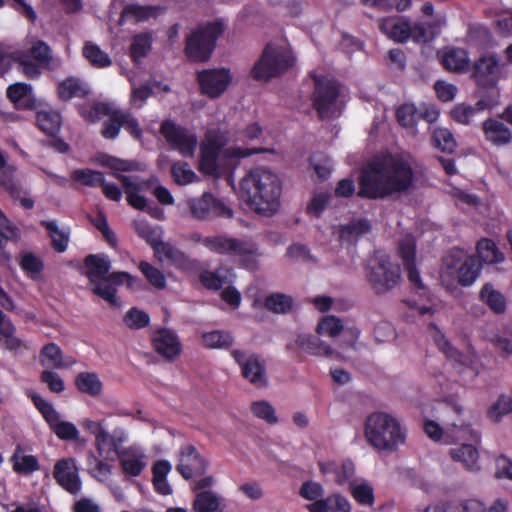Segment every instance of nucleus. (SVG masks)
<instances>
[{
  "instance_id": "f257e3e1",
  "label": "nucleus",
  "mask_w": 512,
  "mask_h": 512,
  "mask_svg": "<svg viewBox=\"0 0 512 512\" xmlns=\"http://www.w3.org/2000/svg\"><path fill=\"white\" fill-rule=\"evenodd\" d=\"M413 183L411 160L405 155H385L372 161L361 178L360 194L369 198H382L403 193Z\"/></svg>"
},
{
  "instance_id": "f03ea898",
  "label": "nucleus",
  "mask_w": 512,
  "mask_h": 512,
  "mask_svg": "<svg viewBox=\"0 0 512 512\" xmlns=\"http://www.w3.org/2000/svg\"><path fill=\"white\" fill-rule=\"evenodd\" d=\"M239 193L252 211L271 216L280 208L282 181L273 170L256 167L241 179Z\"/></svg>"
},
{
  "instance_id": "7ed1b4c3",
  "label": "nucleus",
  "mask_w": 512,
  "mask_h": 512,
  "mask_svg": "<svg viewBox=\"0 0 512 512\" xmlns=\"http://www.w3.org/2000/svg\"><path fill=\"white\" fill-rule=\"evenodd\" d=\"M227 133L221 130H209L201 143L199 168L206 174H216L219 169L235 167L241 159L258 153H274L272 148H248L227 144Z\"/></svg>"
},
{
  "instance_id": "20e7f679",
  "label": "nucleus",
  "mask_w": 512,
  "mask_h": 512,
  "mask_svg": "<svg viewBox=\"0 0 512 512\" xmlns=\"http://www.w3.org/2000/svg\"><path fill=\"white\" fill-rule=\"evenodd\" d=\"M364 436L378 451H395L406 440V430L394 415L374 412L365 421Z\"/></svg>"
},
{
  "instance_id": "39448f33",
  "label": "nucleus",
  "mask_w": 512,
  "mask_h": 512,
  "mask_svg": "<svg viewBox=\"0 0 512 512\" xmlns=\"http://www.w3.org/2000/svg\"><path fill=\"white\" fill-rule=\"evenodd\" d=\"M480 274V265L476 259L462 250L455 249L444 259L440 279L447 289H454L457 284L469 286Z\"/></svg>"
},
{
  "instance_id": "423d86ee",
  "label": "nucleus",
  "mask_w": 512,
  "mask_h": 512,
  "mask_svg": "<svg viewBox=\"0 0 512 512\" xmlns=\"http://www.w3.org/2000/svg\"><path fill=\"white\" fill-rule=\"evenodd\" d=\"M203 245L211 252L237 258L249 270L257 267L258 260L262 256L260 249L253 242L225 235L205 237Z\"/></svg>"
},
{
  "instance_id": "0eeeda50",
  "label": "nucleus",
  "mask_w": 512,
  "mask_h": 512,
  "mask_svg": "<svg viewBox=\"0 0 512 512\" xmlns=\"http://www.w3.org/2000/svg\"><path fill=\"white\" fill-rule=\"evenodd\" d=\"M459 415L460 410L458 408L445 406L440 410L438 416V419L443 423L444 428L433 420L426 421L424 424V431L426 435L433 441L446 445L466 440L467 435L472 434V430L467 425L459 424L458 419L451 417L455 416L459 418Z\"/></svg>"
},
{
  "instance_id": "6e6552de",
  "label": "nucleus",
  "mask_w": 512,
  "mask_h": 512,
  "mask_svg": "<svg viewBox=\"0 0 512 512\" xmlns=\"http://www.w3.org/2000/svg\"><path fill=\"white\" fill-rule=\"evenodd\" d=\"M367 280L377 295L394 289L401 280L400 268L384 252H376L367 265Z\"/></svg>"
},
{
  "instance_id": "1a4fd4ad",
  "label": "nucleus",
  "mask_w": 512,
  "mask_h": 512,
  "mask_svg": "<svg viewBox=\"0 0 512 512\" xmlns=\"http://www.w3.org/2000/svg\"><path fill=\"white\" fill-rule=\"evenodd\" d=\"M293 64V56L286 45L268 44L254 64L252 76L258 81H269L287 71Z\"/></svg>"
},
{
  "instance_id": "9d476101",
  "label": "nucleus",
  "mask_w": 512,
  "mask_h": 512,
  "mask_svg": "<svg viewBox=\"0 0 512 512\" xmlns=\"http://www.w3.org/2000/svg\"><path fill=\"white\" fill-rule=\"evenodd\" d=\"M81 426L94 437V447L100 457L106 460L114 459L123 448L122 445L128 441V433L123 428H115L110 433L103 421H96L85 418Z\"/></svg>"
},
{
  "instance_id": "9b49d317",
  "label": "nucleus",
  "mask_w": 512,
  "mask_h": 512,
  "mask_svg": "<svg viewBox=\"0 0 512 512\" xmlns=\"http://www.w3.org/2000/svg\"><path fill=\"white\" fill-rule=\"evenodd\" d=\"M225 30L222 20H215L198 27L186 38L185 54L195 62H205L210 58L215 42Z\"/></svg>"
},
{
  "instance_id": "f8f14e48",
  "label": "nucleus",
  "mask_w": 512,
  "mask_h": 512,
  "mask_svg": "<svg viewBox=\"0 0 512 512\" xmlns=\"http://www.w3.org/2000/svg\"><path fill=\"white\" fill-rule=\"evenodd\" d=\"M231 356L241 367L242 375L256 387H263L267 384L265 367L259 357L243 349H234Z\"/></svg>"
},
{
  "instance_id": "ddd939ff",
  "label": "nucleus",
  "mask_w": 512,
  "mask_h": 512,
  "mask_svg": "<svg viewBox=\"0 0 512 512\" xmlns=\"http://www.w3.org/2000/svg\"><path fill=\"white\" fill-rule=\"evenodd\" d=\"M161 134L170 146L182 156H193L198 140L195 134L176 126L171 121H164L161 125Z\"/></svg>"
},
{
  "instance_id": "4468645a",
  "label": "nucleus",
  "mask_w": 512,
  "mask_h": 512,
  "mask_svg": "<svg viewBox=\"0 0 512 512\" xmlns=\"http://www.w3.org/2000/svg\"><path fill=\"white\" fill-rule=\"evenodd\" d=\"M338 86L331 80H315L314 106L321 118H329L338 112Z\"/></svg>"
},
{
  "instance_id": "2eb2a0df",
  "label": "nucleus",
  "mask_w": 512,
  "mask_h": 512,
  "mask_svg": "<svg viewBox=\"0 0 512 512\" xmlns=\"http://www.w3.org/2000/svg\"><path fill=\"white\" fill-rule=\"evenodd\" d=\"M197 80L204 94L219 97L232 82V74L226 68L204 69L197 73Z\"/></svg>"
},
{
  "instance_id": "dca6fc26",
  "label": "nucleus",
  "mask_w": 512,
  "mask_h": 512,
  "mask_svg": "<svg viewBox=\"0 0 512 512\" xmlns=\"http://www.w3.org/2000/svg\"><path fill=\"white\" fill-rule=\"evenodd\" d=\"M53 477L68 493L76 495L81 491L82 482L74 458L59 459L54 465Z\"/></svg>"
},
{
  "instance_id": "f3484780",
  "label": "nucleus",
  "mask_w": 512,
  "mask_h": 512,
  "mask_svg": "<svg viewBox=\"0 0 512 512\" xmlns=\"http://www.w3.org/2000/svg\"><path fill=\"white\" fill-rule=\"evenodd\" d=\"M122 472L130 477L139 476L148 466L149 457L139 444L124 447L117 455Z\"/></svg>"
},
{
  "instance_id": "a211bd4d",
  "label": "nucleus",
  "mask_w": 512,
  "mask_h": 512,
  "mask_svg": "<svg viewBox=\"0 0 512 512\" xmlns=\"http://www.w3.org/2000/svg\"><path fill=\"white\" fill-rule=\"evenodd\" d=\"M208 461L192 445L181 447L177 471L185 479H191L193 476L202 475L208 468Z\"/></svg>"
},
{
  "instance_id": "6ab92c4d",
  "label": "nucleus",
  "mask_w": 512,
  "mask_h": 512,
  "mask_svg": "<svg viewBox=\"0 0 512 512\" xmlns=\"http://www.w3.org/2000/svg\"><path fill=\"white\" fill-rule=\"evenodd\" d=\"M187 204L192 215L197 219H208L215 216H231V211L224 203L207 192L200 197L189 199Z\"/></svg>"
},
{
  "instance_id": "aec40b11",
  "label": "nucleus",
  "mask_w": 512,
  "mask_h": 512,
  "mask_svg": "<svg viewBox=\"0 0 512 512\" xmlns=\"http://www.w3.org/2000/svg\"><path fill=\"white\" fill-rule=\"evenodd\" d=\"M318 467L323 476L330 478L340 486L349 485L356 478L355 465L349 459L319 461Z\"/></svg>"
},
{
  "instance_id": "412c9836",
  "label": "nucleus",
  "mask_w": 512,
  "mask_h": 512,
  "mask_svg": "<svg viewBox=\"0 0 512 512\" xmlns=\"http://www.w3.org/2000/svg\"><path fill=\"white\" fill-rule=\"evenodd\" d=\"M502 64L494 54L483 55L475 64L473 78L482 86L494 85L501 76Z\"/></svg>"
},
{
  "instance_id": "4be33fe9",
  "label": "nucleus",
  "mask_w": 512,
  "mask_h": 512,
  "mask_svg": "<svg viewBox=\"0 0 512 512\" xmlns=\"http://www.w3.org/2000/svg\"><path fill=\"white\" fill-rule=\"evenodd\" d=\"M398 254L408 271V277L411 283L416 287L422 288V281L419 272L415 268L416 245L415 239L411 234H405L398 242Z\"/></svg>"
},
{
  "instance_id": "5701e85b",
  "label": "nucleus",
  "mask_w": 512,
  "mask_h": 512,
  "mask_svg": "<svg viewBox=\"0 0 512 512\" xmlns=\"http://www.w3.org/2000/svg\"><path fill=\"white\" fill-rule=\"evenodd\" d=\"M153 347L162 357L173 360L181 353V343L177 335L168 329H161L154 333Z\"/></svg>"
},
{
  "instance_id": "b1692460",
  "label": "nucleus",
  "mask_w": 512,
  "mask_h": 512,
  "mask_svg": "<svg viewBox=\"0 0 512 512\" xmlns=\"http://www.w3.org/2000/svg\"><path fill=\"white\" fill-rule=\"evenodd\" d=\"M380 31L395 42L409 40L410 21L404 17L391 16L378 20Z\"/></svg>"
},
{
  "instance_id": "393cba45",
  "label": "nucleus",
  "mask_w": 512,
  "mask_h": 512,
  "mask_svg": "<svg viewBox=\"0 0 512 512\" xmlns=\"http://www.w3.org/2000/svg\"><path fill=\"white\" fill-rule=\"evenodd\" d=\"M430 328L434 341L438 345L439 349L446 355L447 358H450L465 367H470L474 364L475 353L473 351H468L465 354L457 351L454 347H452L449 341L445 338L441 331L438 330L436 326L431 325Z\"/></svg>"
},
{
  "instance_id": "a878e982",
  "label": "nucleus",
  "mask_w": 512,
  "mask_h": 512,
  "mask_svg": "<svg viewBox=\"0 0 512 512\" xmlns=\"http://www.w3.org/2000/svg\"><path fill=\"white\" fill-rule=\"evenodd\" d=\"M443 67L451 72H464L468 69L470 58L466 50L457 47H446L439 52Z\"/></svg>"
},
{
  "instance_id": "bb28decb",
  "label": "nucleus",
  "mask_w": 512,
  "mask_h": 512,
  "mask_svg": "<svg viewBox=\"0 0 512 512\" xmlns=\"http://www.w3.org/2000/svg\"><path fill=\"white\" fill-rule=\"evenodd\" d=\"M295 345L301 351L314 356H326L329 358L334 356H341L340 353H336L331 347L323 343L319 338L310 334H298L295 339Z\"/></svg>"
},
{
  "instance_id": "cd10ccee",
  "label": "nucleus",
  "mask_w": 512,
  "mask_h": 512,
  "mask_svg": "<svg viewBox=\"0 0 512 512\" xmlns=\"http://www.w3.org/2000/svg\"><path fill=\"white\" fill-rule=\"evenodd\" d=\"M444 21L436 19L427 22H410L409 39L415 43H428L432 41L441 31Z\"/></svg>"
},
{
  "instance_id": "c85d7f7f",
  "label": "nucleus",
  "mask_w": 512,
  "mask_h": 512,
  "mask_svg": "<svg viewBox=\"0 0 512 512\" xmlns=\"http://www.w3.org/2000/svg\"><path fill=\"white\" fill-rule=\"evenodd\" d=\"M117 178L122 183L128 203L139 210L146 207V199L141 195L144 182L136 177L116 174Z\"/></svg>"
},
{
  "instance_id": "c756f323",
  "label": "nucleus",
  "mask_w": 512,
  "mask_h": 512,
  "mask_svg": "<svg viewBox=\"0 0 512 512\" xmlns=\"http://www.w3.org/2000/svg\"><path fill=\"white\" fill-rule=\"evenodd\" d=\"M453 461L460 463L466 470H479V452L472 444L463 443L449 450Z\"/></svg>"
},
{
  "instance_id": "7c9ffc66",
  "label": "nucleus",
  "mask_w": 512,
  "mask_h": 512,
  "mask_svg": "<svg viewBox=\"0 0 512 512\" xmlns=\"http://www.w3.org/2000/svg\"><path fill=\"white\" fill-rule=\"evenodd\" d=\"M40 362L48 368L63 369L75 364L76 360L72 357L64 359L61 348L55 343H49L42 348Z\"/></svg>"
},
{
  "instance_id": "2f4dec72",
  "label": "nucleus",
  "mask_w": 512,
  "mask_h": 512,
  "mask_svg": "<svg viewBox=\"0 0 512 512\" xmlns=\"http://www.w3.org/2000/svg\"><path fill=\"white\" fill-rule=\"evenodd\" d=\"M309 512H350L348 499L340 494H333L326 498L323 496L317 502L306 506Z\"/></svg>"
},
{
  "instance_id": "473e14b6",
  "label": "nucleus",
  "mask_w": 512,
  "mask_h": 512,
  "mask_svg": "<svg viewBox=\"0 0 512 512\" xmlns=\"http://www.w3.org/2000/svg\"><path fill=\"white\" fill-rule=\"evenodd\" d=\"M483 131L486 140L495 146H503L511 142V131L496 119H487L483 123Z\"/></svg>"
},
{
  "instance_id": "72a5a7b5",
  "label": "nucleus",
  "mask_w": 512,
  "mask_h": 512,
  "mask_svg": "<svg viewBox=\"0 0 512 512\" xmlns=\"http://www.w3.org/2000/svg\"><path fill=\"white\" fill-rule=\"evenodd\" d=\"M371 231V222L364 218H358L340 226L339 236L342 241L353 243L368 235Z\"/></svg>"
},
{
  "instance_id": "f704fd0d",
  "label": "nucleus",
  "mask_w": 512,
  "mask_h": 512,
  "mask_svg": "<svg viewBox=\"0 0 512 512\" xmlns=\"http://www.w3.org/2000/svg\"><path fill=\"white\" fill-rule=\"evenodd\" d=\"M88 277L92 283L104 280L111 268V261L104 254L89 255L85 260Z\"/></svg>"
},
{
  "instance_id": "c9c22d12",
  "label": "nucleus",
  "mask_w": 512,
  "mask_h": 512,
  "mask_svg": "<svg viewBox=\"0 0 512 512\" xmlns=\"http://www.w3.org/2000/svg\"><path fill=\"white\" fill-rule=\"evenodd\" d=\"M221 506V496L212 490L196 493L193 501V510L195 512H220Z\"/></svg>"
},
{
  "instance_id": "e433bc0d",
  "label": "nucleus",
  "mask_w": 512,
  "mask_h": 512,
  "mask_svg": "<svg viewBox=\"0 0 512 512\" xmlns=\"http://www.w3.org/2000/svg\"><path fill=\"white\" fill-rule=\"evenodd\" d=\"M89 91L87 83L74 77H69L58 85V95L65 101L74 97H85Z\"/></svg>"
},
{
  "instance_id": "4c0bfd02",
  "label": "nucleus",
  "mask_w": 512,
  "mask_h": 512,
  "mask_svg": "<svg viewBox=\"0 0 512 512\" xmlns=\"http://www.w3.org/2000/svg\"><path fill=\"white\" fill-rule=\"evenodd\" d=\"M154 253L157 259L162 263L174 265L180 268L187 264L185 254L169 243L163 242L162 244H158L155 246Z\"/></svg>"
},
{
  "instance_id": "58836bf2",
  "label": "nucleus",
  "mask_w": 512,
  "mask_h": 512,
  "mask_svg": "<svg viewBox=\"0 0 512 512\" xmlns=\"http://www.w3.org/2000/svg\"><path fill=\"white\" fill-rule=\"evenodd\" d=\"M41 225L48 230L54 250L59 253L65 252L69 243L70 231L60 228L57 222L52 220H44Z\"/></svg>"
},
{
  "instance_id": "ea45409f",
  "label": "nucleus",
  "mask_w": 512,
  "mask_h": 512,
  "mask_svg": "<svg viewBox=\"0 0 512 512\" xmlns=\"http://www.w3.org/2000/svg\"><path fill=\"white\" fill-rule=\"evenodd\" d=\"M202 345L208 349H227L234 342L233 335L225 330H212L201 335Z\"/></svg>"
},
{
  "instance_id": "a19ab883",
  "label": "nucleus",
  "mask_w": 512,
  "mask_h": 512,
  "mask_svg": "<svg viewBox=\"0 0 512 512\" xmlns=\"http://www.w3.org/2000/svg\"><path fill=\"white\" fill-rule=\"evenodd\" d=\"M163 13L159 6H141L137 4L128 5L122 13V18L134 20L135 23L155 18Z\"/></svg>"
},
{
  "instance_id": "79ce46f5",
  "label": "nucleus",
  "mask_w": 512,
  "mask_h": 512,
  "mask_svg": "<svg viewBox=\"0 0 512 512\" xmlns=\"http://www.w3.org/2000/svg\"><path fill=\"white\" fill-rule=\"evenodd\" d=\"M476 252L479 259L486 264H497L504 260L503 253L492 240L487 238L478 241Z\"/></svg>"
},
{
  "instance_id": "37998d69",
  "label": "nucleus",
  "mask_w": 512,
  "mask_h": 512,
  "mask_svg": "<svg viewBox=\"0 0 512 512\" xmlns=\"http://www.w3.org/2000/svg\"><path fill=\"white\" fill-rule=\"evenodd\" d=\"M349 488L353 498L361 505L371 506L374 503V491L367 480L355 478Z\"/></svg>"
},
{
  "instance_id": "c03bdc74",
  "label": "nucleus",
  "mask_w": 512,
  "mask_h": 512,
  "mask_svg": "<svg viewBox=\"0 0 512 512\" xmlns=\"http://www.w3.org/2000/svg\"><path fill=\"white\" fill-rule=\"evenodd\" d=\"M75 384L79 391L92 397L99 396L102 391V382L93 372H82L77 375Z\"/></svg>"
},
{
  "instance_id": "a18cd8bd",
  "label": "nucleus",
  "mask_w": 512,
  "mask_h": 512,
  "mask_svg": "<svg viewBox=\"0 0 512 512\" xmlns=\"http://www.w3.org/2000/svg\"><path fill=\"white\" fill-rule=\"evenodd\" d=\"M484 110L483 101H478L475 105H466L464 103L456 105L451 110L452 118L464 125L471 124L475 117Z\"/></svg>"
},
{
  "instance_id": "49530a36",
  "label": "nucleus",
  "mask_w": 512,
  "mask_h": 512,
  "mask_svg": "<svg viewBox=\"0 0 512 512\" xmlns=\"http://www.w3.org/2000/svg\"><path fill=\"white\" fill-rule=\"evenodd\" d=\"M61 116L53 110H40L37 113L39 128L48 135H55L61 128Z\"/></svg>"
},
{
  "instance_id": "de8ad7c7",
  "label": "nucleus",
  "mask_w": 512,
  "mask_h": 512,
  "mask_svg": "<svg viewBox=\"0 0 512 512\" xmlns=\"http://www.w3.org/2000/svg\"><path fill=\"white\" fill-rule=\"evenodd\" d=\"M152 47V35L145 32L133 36L130 45V55L135 62L147 56Z\"/></svg>"
},
{
  "instance_id": "09e8293b",
  "label": "nucleus",
  "mask_w": 512,
  "mask_h": 512,
  "mask_svg": "<svg viewBox=\"0 0 512 512\" xmlns=\"http://www.w3.org/2000/svg\"><path fill=\"white\" fill-rule=\"evenodd\" d=\"M83 55L91 65L97 68H105L111 65L112 61L107 53L92 42H86L83 47Z\"/></svg>"
},
{
  "instance_id": "8fccbe9b",
  "label": "nucleus",
  "mask_w": 512,
  "mask_h": 512,
  "mask_svg": "<svg viewBox=\"0 0 512 512\" xmlns=\"http://www.w3.org/2000/svg\"><path fill=\"white\" fill-rule=\"evenodd\" d=\"M32 87L25 83H15L8 87L7 96L15 104L19 106H30L32 100Z\"/></svg>"
},
{
  "instance_id": "3c124183",
  "label": "nucleus",
  "mask_w": 512,
  "mask_h": 512,
  "mask_svg": "<svg viewBox=\"0 0 512 512\" xmlns=\"http://www.w3.org/2000/svg\"><path fill=\"white\" fill-rule=\"evenodd\" d=\"M481 299L495 312L501 313L505 310V298L492 285L486 284L480 292Z\"/></svg>"
},
{
  "instance_id": "603ef678",
  "label": "nucleus",
  "mask_w": 512,
  "mask_h": 512,
  "mask_svg": "<svg viewBox=\"0 0 512 512\" xmlns=\"http://www.w3.org/2000/svg\"><path fill=\"white\" fill-rule=\"evenodd\" d=\"M11 460L13 462V469L18 473L30 474L39 468L38 461L35 456L24 455L19 449H17L13 454Z\"/></svg>"
},
{
  "instance_id": "864d4df0",
  "label": "nucleus",
  "mask_w": 512,
  "mask_h": 512,
  "mask_svg": "<svg viewBox=\"0 0 512 512\" xmlns=\"http://www.w3.org/2000/svg\"><path fill=\"white\" fill-rule=\"evenodd\" d=\"M512 412V397L501 395L488 410V417L493 422H500L502 418Z\"/></svg>"
},
{
  "instance_id": "5fc2aeb1",
  "label": "nucleus",
  "mask_w": 512,
  "mask_h": 512,
  "mask_svg": "<svg viewBox=\"0 0 512 512\" xmlns=\"http://www.w3.org/2000/svg\"><path fill=\"white\" fill-rule=\"evenodd\" d=\"M11 59L19 63V68L29 78L39 76L41 73V67L44 66L39 64L37 61L32 62L30 60V56L22 51H15L11 53Z\"/></svg>"
},
{
  "instance_id": "6e6d98bb",
  "label": "nucleus",
  "mask_w": 512,
  "mask_h": 512,
  "mask_svg": "<svg viewBox=\"0 0 512 512\" xmlns=\"http://www.w3.org/2000/svg\"><path fill=\"white\" fill-rule=\"evenodd\" d=\"M292 306V297L283 293H273L265 300V307L274 313H287Z\"/></svg>"
},
{
  "instance_id": "4d7b16f0",
  "label": "nucleus",
  "mask_w": 512,
  "mask_h": 512,
  "mask_svg": "<svg viewBox=\"0 0 512 512\" xmlns=\"http://www.w3.org/2000/svg\"><path fill=\"white\" fill-rule=\"evenodd\" d=\"M449 512H486L485 505L477 499H455L447 502Z\"/></svg>"
},
{
  "instance_id": "13d9d810",
  "label": "nucleus",
  "mask_w": 512,
  "mask_h": 512,
  "mask_svg": "<svg viewBox=\"0 0 512 512\" xmlns=\"http://www.w3.org/2000/svg\"><path fill=\"white\" fill-rule=\"evenodd\" d=\"M342 321L335 316H325L317 325V333L329 337H337L343 331Z\"/></svg>"
},
{
  "instance_id": "bf43d9fd",
  "label": "nucleus",
  "mask_w": 512,
  "mask_h": 512,
  "mask_svg": "<svg viewBox=\"0 0 512 512\" xmlns=\"http://www.w3.org/2000/svg\"><path fill=\"white\" fill-rule=\"evenodd\" d=\"M433 145L444 152H453L456 148V142L451 132L446 128H437L433 131Z\"/></svg>"
},
{
  "instance_id": "052dcab7",
  "label": "nucleus",
  "mask_w": 512,
  "mask_h": 512,
  "mask_svg": "<svg viewBox=\"0 0 512 512\" xmlns=\"http://www.w3.org/2000/svg\"><path fill=\"white\" fill-rule=\"evenodd\" d=\"M52 431L61 440L81 441L85 443V439H80V432L72 422L60 420L54 425Z\"/></svg>"
},
{
  "instance_id": "680f3d73",
  "label": "nucleus",
  "mask_w": 512,
  "mask_h": 512,
  "mask_svg": "<svg viewBox=\"0 0 512 512\" xmlns=\"http://www.w3.org/2000/svg\"><path fill=\"white\" fill-rule=\"evenodd\" d=\"M171 172L175 182L179 185H188L197 179L195 172L185 162L174 163Z\"/></svg>"
},
{
  "instance_id": "e2e57ef3",
  "label": "nucleus",
  "mask_w": 512,
  "mask_h": 512,
  "mask_svg": "<svg viewBox=\"0 0 512 512\" xmlns=\"http://www.w3.org/2000/svg\"><path fill=\"white\" fill-rule=\"evenodd\" d=\"M72 178L83 185L96 187L101 186V184H103V180L105 177L103 173L99 171H94L90 169H79L73 172Z\"/></svg>"
},
{
  "instance_id": "0e129e2a",
  "label": "nucleus",
  "mask_w": 512,
  "mask_h": 512,
  "mask_svg": "<svg viewBox=\"0 0 512 512\" xmlns=\"http://www.w3.org/2000/svg\"><path fill=\"white\" fill-rule=\"evenodd\" d=\"M16 328L13 324H5L1 329L0 347L16 351L20 349L24 344L20 338L15 336Z\"/></svg>"
},
{
  "instance_id": "69168bd1",
  "label": "nucleus",
  "mask_w": 512,
  "mask_h": 512,
  "mask_svg": "<svg viewBox=\"0 0 512 512\" xmlns=\"http://www.w3.org/2000/svg\"><path fill=\"white\" fill-rule=\"evenodd\" d=\"M310 166L321 180L328 178L331 173V161L328 156L322 153H316L310 158Z\"/></svg>"
},
{
  "instance_id": "338daca9",
  "label": "nucleus",
  "mask_w": 512,
  "mask_h": 512,
  "mask_svg": "<svg viewBox=\"0 0 512 512\" xmlns=\"http://www.w3.org/2000/svg\"><path fill=\"white\" fill-rule=\"evenodd\" d=\"M123 320L128 328L141 329L149 324L150 317L147 313L138 308H131L127 311Z\"/></svg>"
},
{
  "instance_id": "774afa93",
  "label": "nucleus",
  "mask_w": 512,
  "mask_h": 512,
  "mask_svg": "<svg viewBox=\"0 0 512 512\" xmlns=\"http://www.w3.org/2000/svg\"><path fill=\"white\" fill-rule=\"evenodd\" d=\"M325 490L321 483L308 480L305 481L299 490V495L311 503L317 502L324 496Z\"/></svg>"
}]
</instances>
